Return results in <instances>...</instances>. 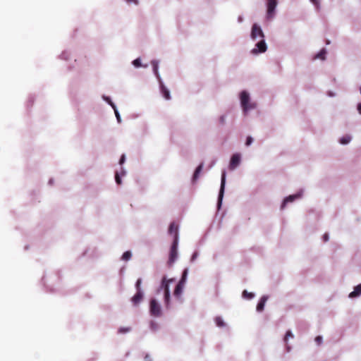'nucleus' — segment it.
Returning <instances> with one entry per match:
<instances>
[{
    "label": "nucleus",
    "instance_id": "f257e3e1",
    "mask_svg": "<svg viewBox=\"0 0 361 361\" xmlns=\"http://www.w3.org/2000/svg\"><path fill=\"white\" fill-rule=\"evenodd\" d=\"M264 37L265 36L261 27L258 24L254 23L251 29L250 38L253 41L258 39L259 41L256 43L255 47L250 51L252 54L257 55L267 51V46Z\"/></svg>",
    "mask_w": 361,
    "mask_h": 361
},
{
    "label": "nucleus",
    "instance_id": "f03ea898",
    "mask_svg": "<svg viewBox=\"0 0 361 361\" xmlns=\"http://www.w3.org/2000/svg\"><path fill=\"white\" fill-rule=\"evenodd\" d=\"M173 281V279H167L166 276H164L158 289V292L161 291V290H164V305L166 309H169L171 307L169 284Z\"/></svg>",
    "mask_w": 361,
    "mask_h": 361
},
{
    "label": "nucleus",
    "instance_id": "7ed1b4c3",
    "mask_svg": "<svg viewBox=\"0 0 361 361\" xmlns=\"http://www.w3.org/2000/svg\"><path fill=\"white\" fill-rule=\"evenodd\" d=\"M240 101L243 110L245 112L256 108V104L251 102L250 94L246 90H243L240 93Z\"/></svg>",
    "mask_w": 361,
    "mask_h": 361
},
{
    "label": "nucleus",
    "instance_id": "20e7f679",
    "mask_svg": "<svg viewBox=\"0 0 361 361\" xmlns=\"http://www.w3.org/2000/svg\"><path fill=\"white\" fill-rule=\"evenodd\" d=\"M178 240L179 236H177V235H176V238H174L173 239L169 252V258L168 263L170 266H171L178 259Z\"/></svg>",
    "mask_w": 361,
    "mask_h": 361
},
{
    "label": "nucleus",
    "instance_id": "39448f33",
    "mask_svg": "<svg viewBox=\"0 0 361 361\" xmlns=\"http://www.w3.org/2000/svg\"><path fill=\"white\" fill-rule=\"evenodd\" d=\"M277 4V0H267L266 18L268 20H271L275 18Z\"/></svg>",
    "mask_w": 361,
    "mask_h": 361
},
{
    "label": "nucleus",
    "instance_id": "423d86ee",
    "mask_svg": "<svg viewBox=\"0 0 361 361\" xmlns=\"http://www.w3.org/2000/svg\"><path fill=\"white\" fill-rule=\"evenodd\" d=\"M226 171L224 170V171H222V173H221V186H220V190H219V196H218V201H217L218 209H219L221 208L223 198H224L225 185H226Z\"/></svg>",
    "mask_w": 361,
    "mask_h": 361
},
{
    "label": "nucleus",
    "instance_id": "0eeeda50",
    "mask_svg": "<svg viewBox=\"0 0 361 361\" xmlns=\"http://www.w3.org/2000/svg\"><path fill=\"white\" fill-rule=\"evenodd\" d=\"M149 313L154 317H161L162 314L161 305L155 299H152L149 304Z\"/></svg>",
    "mask_w": 361,
    "mask_h": 361
},
{
    "label": "nucleus",
    "instance_id": "6e6552de",
    "mask_svg": "<svg viewBox=\"0 0 361 361\" xmlns=\"http://www.w3.org/2000/svg\"><path fill=\"white\" fill-rule=\"evenodd\" d=\"M302 195H303V190H300L297 193L290 195L286 197L283 200V201L281 204V209H285V207H286V205L288 204L293 202L294 201L302 198Z\"/></svg>",
    "mask_w": 361,
    "mask_h": 361
},
{
    "label": "nucleus",
    "instance_id": "1a4fd4ad",
    "mask_svg": "<svg viewBox=\"0 0 361 361\" xmlns=\"http://www.w3.org/2000/svg\"><path fill=\"white\" fill-rule=\"evenodd\" d=\"M241 156L239 153H235L232 155L229 163V169L233 171L240 164Z\"/></svg>",
    "mask_w": 361,
    "mask_h": 361
},
{
    "label": "nucleus",
    "instance_id": "9d476101",
    "mask_svg": "<svg viewBox=\"0 0 361 361\" xmlns=\"http://www.w3.org/2000/svg\"><path fill=\"white\" fill-rule=\"evenodd\" d=\"M185 287V285L180 283H178L173 292V295L176 298V300L178 301L179 303L183 302V298H182V293L183 291V288Z\"/></svg>",
    "mask_w": 361,
    "mask_h": 361
},
{
    "label": "nucleus",
    "instance_id": "9b49d317",
    "mask_svg": "<svg viewBox=\"0 0 361 361\" xmlns=\"http://www.w3.org/2000/svg\"><path fill=\"white\" fill-rule=\"evenodd\" d=\"M159 84V89L162 96L167 100L171 99L170 91L169 89L164 85L162 79L161 81H158Z\"/></svg>",
    "mask_w": 361,
    "mask_h": 361
},
{
    "label": "nucleus",
    "instance_id": "f8f14e48",
    "mask_svg": "<svg viewBox=\"0 0 361 361\" xmlns=\"http://www.w3.org/2000/svg\"><path fill=\"white\" fill-rule=\"evenodd\" d=\"M151 64H152V69H153V73L154 74V75L156 76L157 79L158 81H161V76L159 75V61L158 60H152L151 61Z\"/></svg>",
    "mask_w": 361,
    "mask_h": 361
},
{
    "label": "nucleus",
    "instance_id": "ddd939ff",
    "mask_svg": "<svg viewBox=\"0 0 361 361\" xmlns=\"http://www.w3.org/2000/svg\"><path fill=\"white\" fill-rule=\"evenodd\" d=\"M126 174V171L123 166H121L120 171H116L115 174V180L117 184L120 185L122 183L121 177L125 176Z\"/></svg>",
    "mask_w": 361,
    "mask_h": 361
},
{
    "label": "nucleus",
    "instance_id": "4468645a",
    "mask_svg": "<svg viewBox=\"0 0 361 361\" xmlns=\"http://www.w3.org/2000/svg\"><path fill=\"white\" fill-rule=\"evenodd\" d=\"M268 300V297L267 295H264L261 298L259 302H258L257 305V312H262L263 311L264 308L265 303L267 300Z\"/></svg>",
    "mask_w": 361,
    "mask_h": 361
},
{
    "label": "nucleus",
    "instance_id": "2eb2a0df",
    "mask_svg": "<svg viewBox=\"0 0 361 361\" xmlns=\"http://www.w3.org/2000/svg\"><path fill=\"white\" fill-rule=\"evenodd\" d=\"M143 292L142 290L137 291L136 294L132 298V302L134 305H137L141 302L143 298Z\"/></svg>",
    "mask_w": 361,
    "mask_h": 361
},
{
    "label": "nucleus",
    "instance_id": "dca6fc26",
    "mask_svg": "<svg viewBox=\"0 0 361 361\" xmlns=\"http://www.w3.org/2000/svg\"><path fill=\"white\" fill-rule=\"evenodd\" d=\"M169 234L173 235V238H176V235L178 236V226L174 223H171L169 228Z\"/></svg>",
    "mask_w": 361,
    "mask_h": 361
},
{
    "label": "nucleus",
    "instance_id": "f3484780",
    "mask_svg": "<svg viewBox=\"0 0 361 361\" xmlns=\"http://www.w3.org/2000/svg\"><path fill=\"white\" fill-rule=\"evenodd\" d=\"M361 295V284L357 285L354 288L353 291L349 294V298H353Z\"/></svg>",
    "mask_w": 361,
    "mask_h": 361
},
{
    "label": "nucleus",
    "instance_id": "a211bd4d",
    "mask_svg": "<svg viewBox=\"0 0 361 361\" xmlns=\"http://www.w3.org/2000/svg\"><path fill=\"white\" fill-rule=\"evenodd\" d=\"M351 136L349 135H345L341 137L339 139V143L341 145H348L351 141Z\"/></svg>",
    "mask_w": 361,
    "mask_h": 361
},
{
    "label": "nucleus",
    "instance_id": "6ab92c4d",
    "mask_svg": "<svg viewBox=\"0 0 361 361\" xmlns=\"http://www.w3.org/2000/svg\"><path fill=\"white\" fill-rule=\"evenodd\" d=\"M203 169V164H200L195 169V173L193 174V180H195L198 178L200 173H201Z\"/></svg>",
    "mask_w": 361,
    "mask_h": 361
},
{
    "label": "nucleus",
    "instance_id": "aec40b11",
    "mask_svg": "<svg viewBox=\"0 0 361 361\" xmlns=\"http://www.w3.org/2000/svg\"><path fill=\"white\" fill-rule=\"evenodd\" d=\"M326 51L324 48L320 50L319 53L316 54L314 59H319L322 60H324L326 58Z\"/></svg>",
    "mask_w": 361,
    "mask_h": 361
},
{
    "label": "nucleus",
    "instance_id": "412c9836",
    "mask_svg": "<svg viewBox=\"0 0 361 361\" xmlns=\"http://www.w3.org/2000/svg\"><path fill=\"white\" fill-rule=\"evenodd\" d=\"M188 274V269L186 268L184 269L183 274H182V277L178 283H183L185 285L186 283V281H187Z\"/></svg>",
    "mask_w": 361,
    "mask_h": 361
},
{
    "label": "nucleus",
    "instance_id": "4be33fe9",
    "mask_svg": "<svg viewBox=\"0 0 361 361\" xmlns=\"http://www.w3.org/2000/svg\"><path fill=\"white\" fill-rule=\"evenodd\" d=\"M132 63L136 68H139L141 66H143L144 68H147L148 66L147 64L142 65L141 60L140 58H137L136 59L133 60Z\"/></svg>",
    "mask_w": 361,
    "mask_h": 361
},
{
    "label": "nucleus",
    "instance_id": "5701e85b",
    "mask_svg": "<svg viewBox=\"0 0 361 361\" xmlns=\"http://www.w3.org/2000/svg\"><path fill=\"white\" fill-rule=\"evenodd\" d=\"M103 99L106 101L113 108L114 113H118V111L116 106V105L111 102V98L109 97L103 96Z\"/></svg>",
    "mask_w": 361,
    "mask_h": 361
},
{
    "label": "nucleus",
    "instance_id": "b1692460",
    "mask_svg": "<svg viewBox=\"0 0 361 361\" xmlns=\"http://www.w3.org/2000/svg\"><path fill=\"white\" fill-rule=\"evenodd\" d=\"M215 323L219 327H224L226 326V324L224 322L223 319L221 317H216L215 318Z\"/></svg>",
    "mask_w": 361,
    "mask_h": 361
},
{
    "label": "nucleus",
    "instance_id": "393cba45",
    "mask_svg": "<svg viewBox=\"0 0 361 361\" xmlns=\"http://www.w3.org/2000/svg\"><path fill=\"white\" fill-rule=\"evenodd\" d=\"M149 328H150L151 331L155 332V331H158L159 326L158 323H157L156 322L151 321L150 324H149Z\"/></svg>",
    "mask_w": 361,
    "mask_h": 361
},
{
    "label": "nucleus",
    "instance_id": "a878e982",
    "mask_svg": "<svg viewBox=\"0 0 361 361\" xmlns=\"http://www.w3.org/2000/svg\"><path fill=\"white\" fill-rule=\"evenodd\" d=\"M131 257H132V253L130 251H126L125 252L122 257H121V259L122 260H124V261H128L131 259Z\"/></svg>",
    "mask_w": 361,
    "mask_h": 361
},
{
    "label": "nucleus",
    "instance_id": "bb28decb",
    "mask_svg": "<svg viewBox=\"0 0 361 361\" xmlns=\"http://www.w3.org/2000/svg\"><path fill=\"white\" fill-rule=\"evenodd\" d=\"M70 56V53L68 51H64L59 56V58L63 60H68Z\"/></svg>",
    "mask_w": 361,
    "mask_h": 361
},
{
    "label": "nucleus",
    "instance_id": "cd10ccee",
    "mask_svg": "<svg viewBox=\"0 0 361 361\" xmlns=\"http://www.w3.org/2000/svg\"><path fill=\"white\" fill-rule=\"evenodd\" d=\"M243 296L246 299H252L254 297V294L252 293H249L247 290H244Z\"/></svg>",
    "mask_w": 361,
    "mask_h": 361
},
{
    "label": "nucleus",
    "instance_id": "c85d7f7f",
    "mask_svg": "<svg viewBox=\"0 0 361 361\" xmlns=\"http://www.w3.org/2000/svg\"><path fill=\"white\" fill-rule=\"evenodd\" d=\"M289 338H293V334L291 331L288 330L284 337V341L286 343Z\"/></svg>",
    "mask_w": 361,
    "mask_h": 361
},
{
    "label": "nucleus",
    "instance_id": "c756f323",
    "mask_svg": "<svg viewBox=\"0 0 361 361\" xmlns=\"http://www.w3.org/2000/svg\"><path fill=\"white\" fill-rule=\"evenodd\" d=\"M130 331V327H121L118 329V332L121 334L127 333V332H129Z\"/></svg>",
    "mask_w": 361,
    "mask_h": 361
},
{
    "label": "nucleus",
    "instance_id": "7c9ffc66",
    "mask_svg": "<svg viewBox=\"0 0 361 361\" xmlns=\"http://www.w3.org/2000/svg\"><path fill=\"white\" fill-rule=\"evenodd\" d=\"M141 283H142L141 279H138L137 280V282H136V284H135V287H136L137 291L142 290L141 288H140Z\"/></svg>",
    "mask_w": 361,
    "mask_h": 361
},
{
    "label": "nucleus",
    "instance_id": "2f4dec72",
    "mask_svg": "<svg viewBox=\"0 0 361 361\" xmlns=\"http://www.w3.org/2000/svg\"><path fill=\"white\" fill-rule=\"evenodd\" d=\"M252 142H253V138L250 136H248L246 139L245 145L250 146L252 145Z\"/></svg>",
    "mask_w": 361,
    "mask_h": 361
},
{
    "label": "nucleus",
    "instance_id": "473e14b6",
    "mask_svg": "<svg viewBox=\"0 0 361 361\" xmlns=\"http://www.w3.org/2000/svg\"><path fill=\"white\" fill-rule=\"evenodd\" d=\"M314 341L317 345H321L323 341V338L321 336H318L315 338Z\"/></svg>",
    "mask_w": 361,
    "mask_h": 361
},
{
    "label": "nucleus",
    "instance_id": "72a5a7b5",
    "mask_svg": "<svg viewBox=\"0 0 361 361\" xmlns=\"http://www.w3.org/2000/svg\"><path fill=\"white\" fill-rule=\"evenodd\" d=\"M197 257H198V252H195L192 254V257H191V258H190V262H195V259L197 258Z\"/></svg>",
    "mask_w": 361,
    "mask_h": 361
},
{
    "label": "nucleus",
    "instance_id": "f704fd0d",
    "mask_svg": "<svg viewBox=\"0 0 361 361\" xmlns=\"http://www.w3.org/2000/svg\"><path fill=\"white\" fill-rule=\"evenodd\" d=\"M126 161V156L125 154H122V156L121 157V159L119 160V164L122 166V165L125 163Z\"/></svg>",
    "mask_w": 361,
    "mask_h": 361
},
{
    "label": "nucleus",
    "instance_id": "c9c22d12",
    "mask_svg": "<svg viewBox=\"0 0 361 361\" xmlns=\"http://www.w3.org/2000/svg\"><path fill=\"white\" fill-rule=\"evenodd\" d=\"M317 8V9L319 8V1L318 0H310Z\"/></svg>",
    "mask_w": 361,
    "mask_h": 361
},
{
    "label": "nucleus",
    "instance_id": "e433bc0d",
    "mask_svg": "<svg viewBox=\"0 0 361 361\" xmlns=\"http://www.w3.org/2000/svg\"><path fill=\"white\" fill-rule=\"evenodd\" d=\"M327 95H328L329 97H335V96H336V93H335V92H331V91H329V92H327Z\"/></svg>",
    "mask_w": 361,
    "mask_h": 361
},
{
    "label": "nucleus",
    "instance_id": "4c0bfd02",
    "mask_svg": "<svg viewBox=\"0 0 361 361\" xmlns=\"http://www.w3.org/2000/svg\"><path fill=\"white\" fill-rule=\"evenodd\" d=\"M115 116L116 118V120H117V122L118 123H121V114H115Z\"/></svg>",
    "mask_w": 361,
    "mask_h": 361
},
{
    "label": "nucleus",
    "instance_id": "58836bf2",
    "mask_svg": "<svg viewBox=\"0 0 361 361\" xmlns=\"http://www.w3.org/2000/svg\"><path fill=\"white\" fill-rule=\"evenodd\" d=\"M329 235H328L327 233H325V234L324 235V236H323V239H324V240L325 242H326V241H328V240H329Z\"/></svg>",
    "mask_w": 361,
    "mask_h": 361
},
{
    "label": "nucleus",
    "instance_id": "ea45409f",
    "mask_svg": "<svg viewBox=\"0 0 361 361\" xmlns=\"http://www.w3.org/2000/svg\"><path fill=\"white\" fill-rule=\"evenodd\" d=\"M127 3H130L132 1H133L135 4H138V1L137 0H126Z\"/></svg>",
    "mask_w": 361,
    "mask_h": 361
},
{
    "label": "nucleus",
    "instance_id": "a19ab883",
    "mask_svg": "<svg viewBox=\"0 0 361 361\" xmlns=\"http://www.w3.org/2000/svg\"><path fill=\"white\" fill-rule=\"evenodd\" d=\"M238 23H242L243 21V17L242 16H240L238 18Z\"/></svg>",
    "mask_w": 361,
    "mask_h": 361
},
{
    "label": "nucleus",
    "instance_id": "79ce46f5",
    "mask_svg": "<svg viewBox=\"0 0 361 361\" xmlns=\"http://www.w3.org/2000/svg\"><path fill=\"white\" fill-rule=\"evenodd\" d=\"M357 111H359V113H361V103H359L357 104Z\"/></svg>",
    "mask_w": 361,
    "mask_h": 361
},
{
    "label": "nucleus",
    "instance_id": "37998d69",
    "mask_svg": "<svg viewBox=\"0 0 361 361\" xmlns=\"http://www.w3.org/2000/svg\"><path fill=\"white\" fill-rule=\"evenodd\" d=\"M220 122H221V123H224V116H221V117H220Z\"/></svg>",
    "mask_w": 361,
    "mask_h": 361
},
{
    "label": "nucleus",
    "instance_id": "c03bdc74",
    "mask_svg": "<svg viewBox=\"0 0 361 361\" xmlns=\"http://www.w3.org/2000/svg\"><path fill=\"white\" fill-rule=\"evenodd\" d=\"M53 182H54V180L52 178H51L49 180V185H52L53 184Z\"/></svg>",
    "mask_w": 361,
    "mask_h": 361
},
{
    "label": "nucleus",
    "instance_id": "a18cd8bd",
    "mask_svg": "<svg viewBox=\"0 0 361 361\" xmlns=\"http://www.w3.org/2000/svg\"><path fill=\"white\" fill-rule=\"evenodd\" d=\"M145 361H150L148 355L145 356Z\"/></svg>",
    "mask_w": 361,
    "mask_h": 361
},
{
    "label": "nucleus",
    "instance_id": "49530a36",
    "mask_svg": "<svg viewBox=\"0 0 361 361\" xmlns=\"http://www.w3.org/2000/svg\"><path fill=\"white\" fill-rule=\"evenodd\" d=\"M286 348L288 352L290 351V348L288 345L286 346Z\"/></svg>",
    "mask_w": 361,
    "mask_h": 361
},
{
    "label": "nucleus",
    "instance_id": "de8ad7c7",
    "mask_svg": "<svg viewBox=\"0 0 361 361\" xmlns=\"http://www.w3.org/2000/svg\"><path fill=\"white\" fill-rule=\"evenodd\" d=\"M360 93H361V87H360Z\"/></svg>",
    "mask_w": 361,
    "mask_h": 361
}]
</instances>
